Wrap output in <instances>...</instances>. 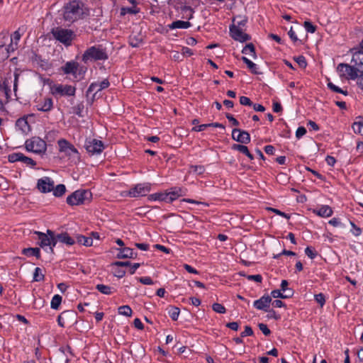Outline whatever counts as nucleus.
I'll return each mask as SVG.
<instances>
[{
	"instance_id": "14",
	"label": "nucleus",
	"mask_w": 363,
	"mask_h": 363,
	"mask_svg": "<svg viewBox=\"0 0 363 363\" xmlns=\"http://www.w3.org/2000/svg\"><path fill=\"white\" fill-rule=\"evenodd\" d=\"M76 317V313L73 311H63L57 318L60 326L64 328L67 323H72Z\"/></svg>"
},
{
	"instance_id": "26",
	"label": "nucleus",
	"mask_w": 363,
	"mask_h": 363,
	"mask_svg": "<svg viewBox=\"0 0 363 363\" xmlns=\"http://www.w3.org/2000/svg\"><path fill=\"white\" fill-rule=\"evenodd\" d=\"M57 239H58L59 242L67 245H72L75 242L74 240L67 233L57 234Z\"/></svg>"
},
{
	"instance_id": "42",
	"label": "nucleus",
	"mask_w": 363,
	"mask_h": 363,
	"mask_svg": "<svg viewBox=\"0 0 363 363\" xmlns=\"http://www.w3.org/2000/svg\"><path fill=\"white\" fill-rule=\"evenodd\" d=\"M45 278L44 274L42 273V270L39 267H36L35 269L34 273H33V281H43Z\"/></svg>"
},
{
	"instance_id": "32",
	"label": "nucleus",
	"mask_w": 363,
	"mask_h": 363,
	"mask_svg": "<svg viewBox=\"0 0 363 363\" xmlns=\"http://www.w3.org/2000/svg\"><path fill=\"white\" fill-rule=\"evenodd\" d=\"M48 235H49L50 236V251L51 253H54V250H53V247L57 245V242H59L58 239H57V235L55 234V233L53 231H52L51 230H48Z\"/></svg>"
},
{
	"instance_id": "61",
	"label": "nucleus",
	"mask_w": 363,
	"mask_h": 363,
	"mask_svg": "<svg viewBox=\"0 0 363 363\" xmlns=\"http://www.w3.org/2000/svg\"><path fill=\"white\" fill-rule=\"evenodd\" d=\"M359 125H362V123L361 122H358V121H355L353 124H352V129L354 130V132L355 133H359L360 135H362V130H360V127Z\"/></svg>"
},
{
	"instance_id": "28",
	"label": "nucleus",
	"mask_w": 363,
	"mask_h": 363,
	"mask_svg": "<svg viewBox=\"0 0 363 363\" xmlns=\"http://www.w3.org/2000/svg\"><path fill=\"white\" fill-rule=\"evenodd\" d=\"M22 254L26 256H35L37 259L40 257V251L38 247L23 248Z\"/></svg>"
},
{
	"instance_id": "24",
	"label": "nucleus",
	"mask_w": 363,
	"mask_h": 363,
	"mask_svg": "<svg viewBox=\"0 0 363 363\" xmlns=\"http://www.w3.org/2000/svg\"><path fill=\"white\" fill-rule=\"evenodd\" d=\"M209 127L221 128H223V129L225 128V126L223 124H221V123H205V124H201V125H199L194 126L192 128V131L201 132V131H203L206 128H209Z\"/></svg>"
},
{
	"instance_id": "46",
	"label": "nucleus",
	"mask_w": 363,
	"mask_h": 363,
	"mask_svg": "<svg viewBox=\"0 0 363 363\" xmlns=\"http://www.w3.org/2000/svg\"><path fill=\"white\" fill-rule=\"evenodd\" d=\"M212 309L218 313H225L226 311L225 308L220 303H215L212 305Z\"/></svg>"
},
{
	"instance_id": "12",
	"label": "nucleus",
	"mask_w": 363,
	"mask_h": 363,
	"mask_svg": "<svg viewBox=\"0 0 363 363\" xmlns=\"http://www.w3.org/2000/svg\"><path fill=\"white\" fill-rule=\"evenodd\" d=\"M59 151L65 152L67 156H72L74 154H78L77 150L74 146L65 139H60L57 141Z\"/></svg>"
},
{
	"instance_id": "18",
	"label": "nucleus",
	"mask_w": 363,
	"mask_h": 363,
	"mask_svg": "<svg viewBox=\"0 0 363 363\" xmlns=\"http://www.w3.org/2000/svg\"><path fill=\"white\" fill-rule=\"evenodd\" d=\"M79 67L78 62L75 61L67 62L64 66L61 67L60 69L65 74L76 75Z\"/></svg>"
},
{
	"instance_id": "58",
	"label": "nucleus",
	"mask_w": 363,
	"mask_h": 363,
	"mask_svg": "<svg viewBox=\"0 0 363 363\" xmlns=\"http://www.w3.org/2000/svg\"><path fill=\"white\" fill-rule=\"evenodd\" d=\"M315 300L321 306H323L325 304V296L323 294H321V293L315 295Z\"/></svg>"
},
{
	"instance_id": "36",
	"label": "nucleus",
	"mask_w": 363,
	"mask_h": 363,
	"mask_svg": "<svg viewBox=\"0 0 363 363\" xmlns=\"http://www.w3.org/2000/svg\"><path fill=\"white\" fill-rule=\"evenodd\" d=\"M236 21L235 26H238V28H242V27L245 26L247 22V18L246 16H237L233 19V22Z\"/></svg>"
},
{
	"instance_id": "34",
	"label": "nucleus",
	"mask_w": 363,
	"mask_h": 363,
	"mask_svg": "<svg viewBox=\"0 0 363 363\" xmlns=\"http://www.w3.org/2000/svg\"><path fill=\"white\" fill-rule=\"evenodd\" d=\"M241 60L243 61L244 63H245L247 66V67L250 69L251 72L255 74H258L259 72L257 71V65L252 62L251 60H250L246 57H242Z\"/></svg>"
},
{
	"instance_id": "20",
	"label": "nucleus",
	"mask_w": 363,
	"mask_h": 363,
	"mask_svg": "<svg viewBox=\"0 0 363 363\" xmlns=\"http://www.w3.org/2000/svg\"><path fill=\"white\" fill-rule=\"evenodd\" d=\"M118 250L119 252L117 254V258L118 259L135 258L137 255L133 250L130 247H123L118 249Z\"/></svg>"
},
{
	"instance_id": "3",
	"label": "nucleus",
	"mask_w": 363,
	"mask_h": 363,
	"mask_svg": "<svg viewBox=\"0 0 363 363\" xmlns=\"http://www.w3.org/2000/svg\"><path fill=\"white\" fill-rule=\"evenodd\" d=\"M92 194L90 191L79 189L67 196V203L69 206L82 205L91 200Z\"/></svg>"
},
{
	"instance_id": "43",
	"label": "nucleus",
	"mask_w": 363,
	"mask_h": 363,
	"mask_svg": "<svg viewBox=\"0 0 363 363\" xmlns=\"http://www.w3.org/2000/svg\"><path fill=\"white\" fill-rule=\"evenodd\" d=\"M328 87L334 92L340 93L345 96H347L348 94V92L346 90H343V89H340V87L335 85L332 82L328 83Z\"/></svg>"
},
{
	"instance_id": "39",
	"label": "nucleus",
	"mask_w": 363,
	"mask_h": 363,
	"mask_svg": "<svg viewBox=\"0 0 363 363\" xmlns=\"http://www.w3.org/2000/svg\"><path fill=\"white\" fill-rule=\"evenodd\" d=\"M96 289L101 294L106 295H110L113 292L111 286L104 284H97Z\"/></svg>"
},
{
	"instance_id": "7",
	"label": "nucleus",
	"mask_w": 363,
	"mask_h": 363,
	"mask_svg": "<svg viewBox=\"0 0 363 363\" xmlns=\"http://www.w3.org/2000/svg\"><path fill=\"white\" fill-rule=\"evenodd\" d=\"M51 94L57 96H72L75 95L76 88L69 84H54L50 87Z\"/></svg>"
},
{
	"instance_id": "33",
	"label": "nucleus",
	"mask_w": 363,
	"mask_h": 363,
	"mask_svg": "<svg viewBox=\"0 0 363 363\" xmlns=\"http://www.w3.org/2000/svg\"><path fill=\"white\" fill-rule=\"evenodd\" d=\"M242 52L243 54H249L250 53L252 57L255 59L257 57V55L255 52V48L252 43L247 44L242 49Z\"/></svg>"
},
{
	"instance_id": "17",
	"label": "nucleus",
	"mask_w": 363,
	"mask_h": 363,
	"mask_svg": "<svg viewBox=\"0 0 363 363\" xmlns=\"http://www.w3.org/2000/svg\"><path fill=\"white\" fill-rule=\"evenodd\" d=\"M109 82L108 79H104L101 82H93L90 84L87 89V94H90L92 92H95L94 95H95L97 92L106 89L109 86Z\"/></svg>"
},
{
	"instance_id": "11",
	"label": "nucleus",
	"mask_w": 363,
	"mask_h": 363,
	"mask_svg": "<svg viewBox=\"0 0 363 363\" xmlns=\"http://www.w3.org/2000/svg\"><path fill=\"white\" fill-rule=\"evenodd\" d=\"M54 182L48 177H45L39 179L37 182V188L41 193H48L53 190Z\"/></svg>"
},
{
	"instance_id": "8",
	"label": "nucleus",
	"mask_w": 363,
	"mask_h": 363,
	"mask_svg": "<svg viewBox=\"0 0 363 363\" xmlns=\"http://www.w3.org/2000/svg\"><path fill=\"white\" fill-rule=\"evenodd\" d=\"M85 149L91 155L100 154L104 149L102 141L96 139H89L85 141Z\"/></svg>"
},
{
	"instance_id": "44",
	"label": "nucleus",
	"mask_w": 363,
	"mask_h": 363,
	"mask_svg": "<svg viewBox=\"0 0 363 363\" xmlns=\"http://www.w3.org/2000/svg\"><path fill=\"white\" fill-rule=\"evenodd\" d=\"M19 162L33 167L36 164V162L32 158L25 156L23 153H21Z\"/></svg>"
},
{
	"instance_id": "22",
	"label": "nucleus",
	"mask_w": 363,
	"mask_h": 363,
	"mask_svg": "<svg viewBox=\"0 0 363 363\" xmlns=\"http://www.w3.org/2000/svg\"><path fill=\"white\" fill-rule=\"evenodd\" d=\"M34 233L38 235V240H39L38 245L42 248H44L45 247H48V246L50 245V236L49 235H48V233H44L39 232V231H35Z\"/></svg>"
},
{
	"instance_id": "54",
	"label": "nucleus",
	"mask_w": 363,
	"mask_h": 363,
	"mask_svg": "<svg viewBox=\"0 0 363 363\" xmlns=\"http://www.w3.org/2000/svg\"><path fill=\"white\" fill-rule=\"evenodd\" d=\"M268 211H272L274 213H275L277 215H279L286 219H289L290 218V216L289 214H286L284 212H282L277 208H271V207H269L267 208Z\"/></svg>"
},
{
	"instance_id": "2",
	"label": "nucleus",
	"mask_w": 363,
	"mask_h": 363,
	"mask_svg": "<svg viewBox=\"0 0 363 363\" xmlns=\"http://www.w3.org/2000/svg\"><path fill=\"white\" fill-rule=\"evenodd\" d=\"M108 57L105 49L101 46H91L88 48L82 55V61L86 63L91 60H106Z\"/></svg>"
},
{
	"instance_id": "19",
	"label": "nucleus",
	"mask_w": 363,
	"mask_h": 363,
	"mask_svg": "<svg viewBox=\"0 0 363 363\" xmlns=\"http://www.w3.org/2000/svg\"><path fill=\"white\" fill-rule=\"evenodd\" d=\"M352 62L354 63L359 74H363V52H355L352 56Z\"/></svg>"
},
{
	"instance_id": "64",
	"label": "nucleus",
	"mask_w": 363,
	"mask_h": 363,
	"mask_svg": "<svg viewBox=\"0 0 363 363\" xmlns=\"http://www.w3.org/2000/svg\"><path fill=\"white\" fill-rule=\"evenodd\" d=\"M225 117L227 118V119H228L230 123H232V124H233V125H235V126H238V125H239V124H240V123H239L238 121L236 118H235L233 117V115H231L230 113H226V114H225Z\"/></svg>"
},
{
	"instance_id": "21",
	"label": "nucleus",
	"mask_w": 363,
	"mask_h": 363,
	"mask_svg": "<svg viewBox=\"0 0 363 363\" xmlns=\"http://www.w3.org/2000/svg\"><path fill=\"white\" fill-rule=\"evenodd\" d=\"M16 126L24 134H27L30 130L27 118L25 117L18 118L16 122Z\"/></svg>"
},
{
	"instance_id": "40",
	"label": "nucleus",
	"mask_w": 363,
	"mask_h": 363,
	"mask_svg": "<svg viewBox=\"0 0 363 363\" xmlns=\"http://www.w3.org/2000/svg\"><path fill=\"white\" fill-rule=\"evenodd\" d=\"M61 302H62V296L58 294H56L52 297V298L51 300L50 306L52 309H57L59 308Z\"/></svg>"
},
{
	"instance_id": "62",
	"label": "nucleus",
	"mask_w": 363,
	"mask_h": 363,
	"mask_svg": "<svg viewBox=\"0 0 363 363\" xmlns=\"http://www.w3.org/2000/svg\"><path fill=\"white\" fill-rule=\"evenodd\" d=\"M131 265V262L129 261L122 262V261H117L112 264L113 267H130Z\"/></svg>"
},
{
	"instance_id": "56",
	"label": "nucleus",
	"mask_w": 363,
	"mask_h": 363,
	"mask_svg": "<svg viewBox=\"0 0 363 363\" xmlns=\"http://www.w3.org/2000/svg\"><path fill=\"white\" fill-rule=\"evenodd\" d=\"M240 103L241 105H243V106H250L252 105V102L250 100V99L247 96H244L240 97Z\"/></svg>"
},
{
	"instance_id": "23",
	"label": "nucleus",
	"mask_w": 363,
	"mask_h": 363,
	"mask_svg": "<svg viewBox=\"0 0 363 363\" xmlns=\"http://www.w3.org/2000/svg\"><path fill=\"white\" fill-rule=\"evenodd\" d=\"M232 149L234 150L239 151L240 152L245 155L250 160L254 159V156L250 153L248 147L241 144H233Z\"/></svg>"
},
{
	"instance_id": "10",
	"label": "nucleus",
	"mask_w": 363,
	"mask_h": 363,
	"mask_svg": "<svg viewBox=\"0 0 363 363\" xmlns=\"http://www.w3.org/2000/svg\"><path fill=\"white\" fill-rule=\"evenodd\" d=\"M150 191V185L149 184H138L131 188L128 194L130 197L144 196Z\"/></svg>"
},
{
	"instance_id": "45",
	"label": "nucleus",
	"mask_w": 363,
	"mask_h": 363,
	"mask_svg": "<svg viewBox=\"0 0 363 363\" xmlns=\"http://www.w3.org/2000/svg\"><path fill=\"white\" fill-rule=\"evenodd\" d=\"M113 274L115 277L121 279L125 275V271L121 267H114Z\"/></svg>"
},
{
	"instance_id": "5",
	"label": "nucleus",
	"mask_w": 363,
	"mask_h": 363,
	"mask_svg": "<svg viewBox=\"0 0 363 363\" xmlns=\"http://www.w3.org/2000/svg\"><path fill=\"white\" fill-rule=\"evenodd\" d=\"M337 72L341 78L354 80L357 79L359 72L354 65H350L346 63H340L337 67Z\"/></svg>"
},
{
	"instance_id": "16",
	"label": "nucleus",
	"mask_w": 363,
	"mask_h": 363,
	"mask_svg": "<svg viewBox=\"0 0 363 363\" xmlns=\"http://www.w3.org/2000/svg\"><path fill=\"white\" fill-rule=\"evenodd\" d=\"M53 108V101L51 98L45 97L39 101L36 105L38 111L43 112H48Z\"/></svg>"
},
{
	"instance_id": "52",
	"label": "nucleus",
	"mask_w": 363,
	"mask_h": 363,
	"mask_svg": "<svg viewBox=\"0 0 363 363\" xmlns=\"http://www.w3.org/2000/svg\"><path fill=\"white\" fill-rule=\"evenodd\" d=\"M305 253L306 255L310 257L311 259H314L318 253L316 252V251H315L314 250H313L311 247H307L306 249H305Z\"/></svg>"
},
{
	"instance_id": "53",
	"label": "nucleus",
	"mask_w": 363,
	"mask_h": 363,
	"mask_svg": "<svg viewBox=\"0 0 363 363\" xmlns=\"http://www.w3.org/2000/svg\"><path fill=\"white\" fill-rule=\"evenodd\" d=\"M258 327L264 335L268 336L271 334V330L269 329L266 324L259 323Z\"/></svg>"
},
{
	"instance_id": "35",
	"label": "nucleus",
	"mask_w": 363,
	"mask_h": 363,
	"mask_svg": "<svg viewBox=\"0 0 363 363\" xmlns=\"http://www.w3.org/2000/svg\"><path fill=\"white\" fill-rule=\"evenodd\" d=\"M140 12V9L136 6L132 7H123L121 9V15L124 16L126 13L136 14Z\"/></svg>"
},
{
	"instance_id": "1",
	"label": "nucleus",
	"mask_w": 363,
	"mask_h": 363,
	"mask_svg": "<svg viewBox=\"0 0 363 363\" xmlns=\"http://www.w3.org/2000/svg\"><path fill=\"white\" fill-rule=\"evenodd\" d=\"M83 3L73 0L65 6L64 18L67 21L74 22L82 18L84 14Z\"/></svg>"
},
{
	"instance_id": "50",
	"label": "nucleus",
	"mask_w": 363,
	"mask_h": 363,
	"mask_svg": "<svg viewBox=\"0 0 363 363\" xmlns=\"http://www.w3.org/2000/svg\"><path fill=\"white\" fill-rule=\"evenodd\" d=\"M303 26L308 33H313L316 30V26H313L310 21H305Z\"/></svg>"
},
{
	"instance_id": "63",
	"label": "nucleus",
	"mask_w": 363,
	"mask_h": 363,
	"mask_svg": "<svg viewBox=\"0 0 363 363\" xmlns=\"http://www.w3.org/2000/svg\"><path fill=\"white\" fill-rule=\"evenodd\" d=\"M306 133V129L304 127H303V126L298 127L296 132V137L297 138H300L302 136H303Z\"/></svg>"
},
{
	"instance_id": "4",
	"label": "nucleus",
	"mask_w": 363,
	"mask_h": 363,
	"mask_svg": "<svg viewBox=\"0 0 363 363\" xmlns=\"http://www.w3.org/2000/svg\"><path fill=\"white\" fill-rule=\"evenodd\" d=\"M52 34L57 40L66 46L70 45L72 44V41L75 37L74 31L60 27L53 28L52 30Z\"/></svg>"
},
{
	"instance_id": "60",
	"label": "nucleus",
	"mask_w": 363,
	"mask_h": 363,
	"mask_svg": "<svg viewBox=\"0 0 363 363\" xmlns=\"http://www.w3.org/2000/svg\"><path fill=\"white\" fill-rule=\"evenodd\" d=\"M295 256L296 253L291 250H284L281 253L274 255V259L279 258L281 255Z\"/></svg>"
},
{
	"instance_id": "48",
	"label": "nucleus",
	"mask_w": 363,
	"mask_h": 363,
	"mask_svg": "<svg viewBox=\"0 0 363 363\" xmlns=\"http://www.w3.org/2000/svg\"><path fill=\"white\" fill-rule=\"evenodd\" d=\"M294 60L298 63V65L301 68H305L307 66L306 58L303 55L294 57Z\"/></svg>"
},
{
	"instance_id": "30",
	"label": "nucleus",
	"mask_w": 363,
	"mask_h": 363,
	"mask_svg": "<svg viewBox=\"0 0 363 363\" xmlns=\"http://www.w3.org/2000/svg\"><path fill=\"white\" fill-rule=\"evenodd\" d=\"M191 26V23L189 21H176L172 22L169 26V28H188Z\"/></svg>"
},
{
	"instance_id": "6",
	"label": "nucleus",
	"mask_w": 363,
	"mask_h": 363,
	"mask_svg": "<svg viewBox=\"0 0 363 363\" xmlns=\"http://www.w3.org/2000/svg\"><path fill=\"white\" fill-rule=\"evenodd\" d=\"M26 148L28 151L40 154L46 151L47 144L40 138L33 137L26 141Z\"/></svg>"
},
{
	"instance_id": "51",
	"label": "nucleus",
	"mask_w": 363,
	"mask_h": 363,
	"mask_svg": "<svg viewBox=\"0 0 363 363\" xmlns=\"http://www.w3.org/2000/svg\"><path fill=\"white\" fill-rule=\"evenodd\" d=\"M21 157V152H15L9 155L8 160L10 162H19Z\"/></svg>"
},
{
	"instance_id": "57",
	"label": "nucleus",
	"mask_w": 363,
	"mask_h": 363,
	"mask_svg": "<svg viewBox=\"0 0 363 363\" xmlns=\"http://www.w3.org/2000/svg\"><path fill=\"white\" fill-rule=\"evenodd\" d=\"M138 280L143 284L151 285L153 284L152 279L150 277H143L138 278Z\"/></svg>"
},
{
	"instance_id": "55",
	"label": "nucleus",
	"mask_w": 363,
	"mask_h": 363,
	"mask_svg": "<svg viewBox=\"0 0 363 363\" xmlns=\"http://www.w3.org/2000/svg\"><path fill=\"white\" fill-rule=\"evenodd\" d=\"M253 335V330L252 328L249 325H246L245 327V330L241 333L240 336L241 337H244L245 336H251Z\"/></svg>"
},
{
	"instance_id": "27",
	"label": "nucleus",
	"mask_w": 363,
	"mask_h": 363,
	"mask_svg": "<svg viewBox=\"0 0 363 363\" xmlns=\"http://www.w3.org/2000/svg\"><path fill=\"white\" fill-rule=\"evenodd\" d=\"M183 195V190L181 188H174L172 191L166 194V197H167L168 201L172 202Z\"/></svg>"
},
{
	"instance_id": "38",
	"label": "nucleus",
	"mask_w": 363,
	"mask_h": 363,
	"mask_svg": "<svg viewBox=\"0 0 363 363\" xmlns=\"http://www.w3.org/2000/svg\"><path fill=\"white\" fill-rule=\"evenodd\" d=\"M118 311L120 315L127 317H130L133 313L131 308L128 305L120 306Z\"/></svg>"
},
{
	"instance_id": "31",
	"label": "nucleus",
	"mask_w": 363,
	"mask_h": 363,
	"mask_svg": "<svg viewBox=\"0 0 363 363\" xmlns=\"http://www.w3.org/2000/svg\"><path fill=\"white\" fill-rule=\"evenodd\" d=\"M77 242L79 244L83 245L86 247L91 246L93 245L92 238L86 237L82 235H79L76 237Z\"/></svg>"
},
{
	"instance_id": "25",
	"label": "nucleus",
	"mask_w": 363,
	"mask_h": 363,
	"mask_svg": "<svg viewBox=\"0 0 363 363\" xmlns=\"http://www.w3.org/2000/svg\"><path fill=\"white\" fill-rule=\"evenodd\" d=\"M314 213L321 217H330L333 211L329 206H322L318 209L314 210Z\"/></svg>"
},
{
	"instance_id": "13",
	"label": "nucleus",
	"mask_w": 363,
	"mask_h": 363,
	"mask_svg": "<svg viewBox=\"0 0 363 363\" xmlns=\"http://www.w3.org/2000/svg\"><path fill=\"white\" fill-rule=\"evenodd\" d=\"M232 138L242 144H247L250 142V134L238 128H234L232 131Z\"/></svg>"
},
{
	"instance_id": "49",
	"label": "nucleus",
	"mask_w": 363,
	"mask_h": 363,
	"mask_svg": "<svg viewBox=\"0 0 363 363\" xmlns=\"http://www.w3.org/2000/svg\"><path fill=\"white\" fill-rule=\"evenodd\" d=\"M190 169L197 174H202L205 172V167L202 165H191Z\"/></svg>"
},
{
	"instance_id": "29",
	"label": "nucleus",
	"mask_w": 363,
	"mask_h": 363,
	"mask_svg": "<svg viewBox=\"0 0 363 363\" xmlns=\"http://www.w3.org/2000/svg\"><path fill=\"white\" fill-rule=\"evenodd\" d=\"M271 295L273 298H291L294 295V291L293 290H289V294H284V293L281 292L280 289H276L273 290L271 292Z\"/></svg>"
},
{
	"instance_id": "15",
	"label": "nucleus",
	"mask_w": 363,
	"mask_h": 363,
	"mask_svg": "<svg viewBox=\"0 0 363 363\" xmlns=\"http://www.w3.org/2000/svg\"><path fill=\"white\" fill-rule=\"evenodd\" d=\"M271 301L272 298L269 296H263L259 299L255 301L253 306L258 310H262L267 312L269 308Z\"/></svg>"
},
{
	"instance_id": "47",
	"label": "nucleus",
	"mask_w": 363,
	"mask_h": 363,
	"mask_svg": "<svg viewBox=\"0 0 363 363\" xmlns=\"http://www.w3.org/2000/svg\"><path fill=\"white\" fill-rule=\"evenodd\" d=\"M179 313L180 310L177 307H172L169 312V316L173 320H177L178 319Z\"/></svg>"
},
{
	"instance_id": "41",
	"label": "nucleus",
	"mask_w": 363,
	"mask_h": 363,
	"mask_svg": "<svg viewBox=\"0 0 363 363\" xmlns=\"http://www.w3.org/2000/svg\"><path fill=\"white\" fill-rule=\"evenodd\" d=\"M0 89L4 92L6 98L10 97L11 89L8 79L4 80L3 83L0 84Z\"/></svg>"
},
{
	"instance_id": "59",
	"label": "nucleus",
	"mask_w": 363,
	"mask_h": 363,
	"mask_svg": "<svg viewBox=\"0 0 363 363\" xmlns=\"http://www.w3.org/2000/svg\"><path fill=\"white\" fill-rule=\"evenodd\" d=\"M246 277L250 281H255L258 283H260L262 281V277L260 274L247 275Z\"/></svg>"
},
{
	"instance_id": "9",
	"label": "nucleus",
	"mask_w": 363,
	"mask_h": 363,
	"mask_svg": "<svg viewBox=\"0 0 363 363\" xmlns=\"http://www.w3.org/2000/svg\"><path fill=\"white\" fill-rule=\"evenodd\" d=\"M230 35L233 39L241 43L250 40L251 38L250 35L243 33L242 28L235 26L234 23L230 26Z\"/></svg>"
},
{
	"instance_id": "37",
	"label": "nucleus",
	"mask_w": 363,
	"mask_h": 363,
	"mask_svg": "<svg viewBox=\"0 0 363 363\" xmlns=\"http://www.w3.org/2000/svg\"><path fill=\"white\" fill-rule=\"evenodd\" d=\"M53 195L56 197L62 196L66 191V187L64 184H58L56 187L53 186Z\"/></svg>"
}]
</instances>
